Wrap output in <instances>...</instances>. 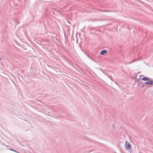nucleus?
<instances>
[{
  "mask_svg": "<svg viewBox=\"0 0 153 153\" xmlns=\"http://www.w3.org/2000/svg\"><path fill=\"white\" fill-rule=\"evenodd\" d=\"M125 146L126 149L129 150L131 148V145L130 143L127 141H126L125 143Z\"/></svg>",
  "mask_w": 153,
  "mask_h": 153,
  "instance_id": "nucleus-1",
  "label": "nucleus"
},
{
  "mask_svg": "<svg viewBox=\"0 0 153 153\" xmlns=\"http://www.w3.org/2000/svg\"><path fill=\"white\" fill-rule=\"evenodd\" d=\"M10 149V150H12V151H15V152H16V151H15V150H13V149Z\"/></svg>",
  "mask_w": 153,
  "mask_h": 153,
  "instance_id": "nucleus-5",
  "label": "nucleus"
},
{
  "mask_svg": "<svg viewBox=\"0 0 153 153\" xmlns=\"http://www.w3.org/2000/svg\"><path fill=\"white\" fill-rule=\"evenodd\" d=\"M134 62V61H132V62H129V64H131V63L132 62Z\"/></svg>",
  "mask_w": 153,
  "mask_h": 153,
  "instance_id": "nucleus-6",
  "label": "nucleus"
},
{
  "mask_svg": "<svg viewBox=\"0 0 153 153\" xmlns=\"http://www.w3.org/2000/svg\"><path fill=\"white\" fill-rule=\"evenodd\" d=\"M1 58L0 57V59H1Z\"/></svg>",
  "mask_w": 153,
  "mask_h": 153,
  "instance_id": "nucleus-7",
  "label": "nucleus"
},
{
  "mask_svg": "<svg viewBox=\"0 0 153 153\" xmlns=\"http://www.w3.org/2000/svg\"><path fill=\"white\" fill-rule=\"evenodd\" d=\"M107 53V51L105 50H102L100 53V54L101 55H104Z\"/></svg>",
  "mask_w": 153,
  "mask_h": 153,
  "instance_id": "nucleus-3",
  "label": "nucleus"
},
{
  "mask_svg": "<svg viewBox=\"0 0 153 153\" xmlns=\"http://www.w3.org/2000/svg\"><path fill=\"white\" fill-rule=\"evenodd\" d=\"M142 79L143 80H144V81H146V80H148V81L149 79V78L147 77H143V78Z\"/></svg>",
  "mask_w": 153,
  "mask_h": 153,
  "instance_id": "nucleus-4",
  "label": "nucleus"
},
{
  "mask_svg": "<svg viewBox=\"0 0 153 153\" xmlns=\"http://www.w3.org/2000/svg\"><path fill=\"white\" fill-rule=\"evenodd\" d=\"M144 84L147 85H153V80H149L146 82Z\"/></svg>",
  "mask_w": 153,
  "mask_h": 153,
  "instance_id": "nucleus-2",
  "label": "nucleus"
}]
</instances>
